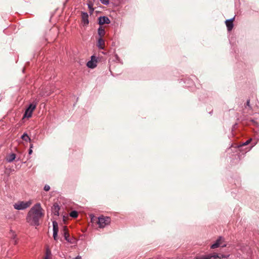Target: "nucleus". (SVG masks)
I'll return each mask as SVG.
<instances>
[{
    "label": "nucleus",
    "mask_w": 259,
    "mask_h": 259,
    "mask_svg": "<svg viewBox=\"0 0 259 259\" xmlns=\"http://www.w3.org/2000/svg\"><path fill=\"white\" fill-rule=\"evenodd\" d=\"M206 256L207 259H217L218 257H220L219 255L216 253L207 254L206 255Z\"/></svg>",
    "instance_id": "2eb2a0df"
},
{
    "label": "nucleus",
    "mask_w": 259,
    "mask_h": 259,
    "mask_svg": "<svg viewBox=\"0 0 259 259\" xmlns=\"http://www.w3.org/2000/svg\"><path fill=\"white\" fill-rule=\"evenodd\" d=\"M97 58L95 56H92L91 60L87 63V65L89 68L93 69L97 66Z\"/></svg>",
    "instance_id": "39448f33"
},
{
    "label": "nucleus",
    "mask_w": 259,
    "mask_h": 259,
    "mask_svg": "<svg viewBox=\"0 0 259 259\" xmlns=\"http://www.w3.org/2000/svg\"><path fill=\"white\" fill-rule=\"evenodd\" d=\"M32 148H33V145H32V144H31V145H30V148H29V149H32Z\"/></svg>",
    "instance_id": "2f4dec72"
},
{
    "label": "nucleus",
    "mask_w": 259,
    "mask_h": 259,
    "mask_svg": "<svg viewBox=\"0 0 259 259\" xmlns=\"http://www.w3.org/2000/svg\"><path fill=\"white\" fill-rule=\"evenodd\" d=\"M44 259H49V258L48 257V256L47 255H45Z\"/></svg>",
    "instance_id": "473e14b6"
},
{
    "label": "nucleus",
    "mask_w": 259,
    "mask_h": 259,
    "mask_svg": "<svg viewBox=\"0 0 259 259\" xmlns=\"http://www.w3.org/2000/svg\"><path fill=\"white\" fill-rule=\"evenodd\" d=\"M16 158V154L11 153L7 156L6 160L8 162H12Z\"/></svg>",
    "instance_id": "f8f14e48"
},
{
    "label": "nucleus",
    "mask_w": 259,
    "mask_h": 259,
    "mask_svg": "<svg viewBox=\"0 0 259 259\" xmlns=\"http://www.w3.org/2000/svg\"><path fill=\"white\" fill-rule=\"evenodd\" d=\"M73 259H81V257L80 256H77L76 257L74 258Z\"/></svg>",
    "instance_id": "c85d7f7f"
},
{
    "label": "nucleus",
    "mask_w": 259,
    "mask_h": 259,
    "mask_svg": "<svg viewBox=\"0 0 259 259\" xmlns=\"http://www.w3.org/2000/svg\"><path fill=\"white\" fill-rule=\"evenodd\" d=\"M51 254V251L49 249L47 248L46 250V255H47L48 256V257L49 258Z\"/></svg>",
    "instance_id": "5701e85b"
},
{
    "label": "nucleus",
    "mask_w": 259,
    "mask_h": 259,
    "mask_svg": "<svg viewBox=\"0 0 259 259\" xmlns=\"http://www.w3.org/2000/svg\"><path fill=\"white\" fill-rule=\"evenodd\" d=\"M59 210L60 207L59 205L57 203L54 204L53 207H52V211L55 215L58 216L59 215Z\"/></svg>",
    "instance_id": "9b49d317"
},
{
    "label": "nucleus",
    "mask_w": 259,
    "mask_h": 259,
    "mask_svg": "<svg viewBox=\"0 0 259 259\" xmlns=\"http://www.w3.org/2000/svg\"><path fill=\"white\" fill-rule=\"evenodd\" d=\"M32 150L31 149H29V152H28L29 154H31L32 153Z\"/></svg>",
    "instance_id": "7c9ffc66"
},
{
    "label": "nucleus",
    "mask_w": 259,
    "mask_h": 259,
    "mask_svg": "<svg viewBox=\"0 0 259 259\" xmlns=\"http://www.w3.org/2000/svg\"><path fill=\"white\" fill-rule=\"evenodd\" d=\"M70 215L72 218H77L78 216V212L76 210H73L70 212Z\"/></svg>",
    "instance_id": "a211bd4d"
},
{
    "label": "nucleus",
    "mask_w": 259,
    "mask_h": 259,
    "mask_svg": "<svg viewBox=\"0 0 259 259\" xmlns=\"http://www.w3.org/2000/svg\"><path fill=\"white\" fill-rule=\"evenodd\" d=\"M36 105L33 104H30L28 107L25 110L24 118H29L31 117L33 111L35 109Z\"/></svg>",
    "instance_id": "20e7f679"
},
{
    "label": "nucleus",
    "mask_w": 259,
    "mask_h": 259,
    "mask_svg": "<svg viewBox=\"0 0 259 259\" xmlns=\"http://www.w3.org/2000/svg\"><path fill=\"white\" fill-rule=\"evenodd\" d=\"M194 259H207L206 255H200V256H196L195 257Z\"/></svg>",
    "instance_id": "412c9836"
},
{
    "label": "nucleus",
    "mask_w": 259,
    "mask_h": 259,
    "mask_svg": "<svg viewBox=\"0 0 259 259\" xmlns=\"http://www.w3.org/2000/svg\"><path fill=\"white\" fill-rule=\"evenodd\" d=\"M246 106H248L249 108H251V107L250 105V100H247L246 102Z\"/></svg>",
    "instance_id": "cd10ccee"
},
{
    "label": "nucleus",
    "mask_w": 259,
    "mask_h": 259,
    "mask_svg": "<svg viewBox=\"0 0 259 259\" xmlns=\"http://www.w3.org/2000/svg\"><path fill=\"white\" fill-rule=\"evenodd\" d=\"M98 33L100 37H102L105 34V29L103 27L100 26L98 29Z\"/></svg>",
    "instance_id": "4468645a"
},
{
    "label": "nucleus",
    "mask_w": 259,
    "mask_h": 259,
    "mask_svg": "<svg viewBox=\"0 0 259 259\" xmlns=\"http://www.w3.org/2000/svg\"><path fill=\"white\" fill-rule=\"evenodd\" d=\"M220 256V258H228L230 256L229 254L228 255H225V254H221V255H219Z\"/></svg>",
    "instance_id": "393cba45"
},
{
    "label": "nucleus",
    "mask_w": 259,
    "mask_h": 259,
    "mask_svg": "<svg viewBox=\"0 0 259 259\" xmlns=\"http://www.w3.org/2000/svg\"><path fill=\"white\" fill-rule=\"evenodd\" d=\"M105 44V42L104 39L102 38V37H99L98 40V44L97 46L100 49H103V47Z\"/></svg>",
    "instance_id": "ddd939ff"
},
{
    "label": "nucleus",
    "mask_w": 259,
    "mask_h": 259,
    "mask_svg": "<svg viewBox=\"0 0 259 259\" xmlns=\"http://www.w3.org/2000/svg\"><path fill=\"white\" fill-rule=\"evenodd\" d=\"M234 20V17L230 19L226 20L225 21L226 25L227 27V29L229 31L232 30L233 27V21Z\"/></svg>",
    "instance_id": "6e6552de"
},
{
    "label": "nucleus",
    "mask_w": 259,
    "mask_h": 259,
    "mask_svg": "<svg viewBox=\"0 0 259 259\" xmlns=\"http://www.w3.org/2000/svg\"><path fill=\"white\" fill-rule=\"evenodd\" d=\"M93 0H88V8L90 9L91 13H92L94 11V9L93 8Z\"/></svg>",
    "instance_id": "dca6fc26"
},
{
    "label": "nucleus",
    "mask_w": 259,
    "mask_h": 259,
    "mask_svg": "<svg viewBox=\"0 0 259 259\" xmlns=\"http://www.w3.org/2000/svg\"><path fill=\"white\" fill-rule=\"evenodd\" d=\"M81 19L84 25H88L89 24V15L87 12H82Z\"/></svg>",
    "instance_id": "1a4fd4ad"
},
{
    "label": "nucleus",
    "mask_w": 259,
    "mask_h": 259,
    "mask_svg": "<svg viewBox=\"0 0 259 259\" xmlns=\"http://www.w3.org/2000/svg\"><path fill=\"white\" fill-rule=\"evenodd\" d=\"M251 141V139H249V140H247V141H246L245 142L243 143V144H242V145H244V146H245V145H247V144H248L250 142V141Z\"/></svg>",
    "instance_id": "bb28decb"
},
{
    "label": "nucleus",
    "mask_w": 259,
    "mask_h": 259,
    "mask_svg": "<svg viewBox=\"0 0 259 259\" xmlns=\"http://www.w3.org/2000/svg\"><path fill=\"white\" fill-rule=\"evenodd\" d=\"M224 239L222 237L220 236L218 238V239L216 240L215 243H218L219 244H220V245H221L222 242H224Z\"/></svg>",
    "instance_id": "6ab92c4d"
},
{
    "label": "nucleus",
    "mask_w": 259,
    "mask_h": 259,
    "mask_svg": "<svg viewBox=\"0 0 259 259\" xmlns=\"http://www.w3.org/2000/svg\"><path fill=\"white\" fill-rule=\"evenodd\" d=\"M50 189V187L48 185H46L45 186H44V190L46 191H49Z\"/></svg>",
    "instance_id": "b1692460"
},
{
    "label": "nucleus",
    "mask_w": 259,
    "mask_h": 259,
    "mask_svg": "<svg viewBox=\"0 0 259 259\" xmlns=\"http://www.w3.org/2000/svg\"><path fill=\"white\" fill-rule=\"evenodd\" d=\"M53 238L55 240H58V225L56 221L53 222Z\"/></svg>",
    "instance_id": "423d86ee"
},
{
    "label": "nucleus",
    "mask_w": 259,
    "mask_h": 259,
    "mask_svg": "<svg viewBox=\"0 0 259 259\" xmlns=\"http://www.w3.org/2000/svg\"><path fill=\"white\" fill-rule=\"evenodd\" d=\"M63 234L65 239L68 242H71L69 239V234L68 232L67 228L66 226H64L63 228Z\"/></svg>",
    "instance_id": "9d476101"
},
{
    "label": "nucleus",
    "mask_w": 259,
    "mask_h": 259,
    "mask_svg": "<svg viewBox=\"0 0 259 259\" xmlns=\"http://www.w3.org/2000/svg\"><path fill=\"white\" fill-rule=\"evenodd\" d=\"M219 246H221V245H220V244H219L218 243L215 242L214 243L211 245L210 248L211 249H214L219 247Z\"/></svg>",
    "instance_id": "aec40b11"
},
{
    "label": "nucleus",
    "mask_w": 259,
    "mask_h": 259,
    "mask_svg": "<svg viewBox=\"0 0 259 259\" xmlns=\"http://www.w3.org/2000/svg\"><path fill=\"white\" fill-rule=\"evenodd\" d=\"M32 204L31 200L27 201H19L13 205L14 208L18 210H25L29 207Z\"/></svg>",
    "instance_id": "f03ea898"
},
{
    "label": "nucleus",
    "mask_w": 259,
    "mask_h": 259,
    "mask_svg": "<svg viewBox=\"0 0 259 259\" xmlns=\"http://www.w3.org/2000/svg\"><path fill=\"white\" fill-rule=\"evenodd\" d=\"M21 138L26 141V142H28V141H31V139L29 138V137L28 136V135L26 134V133H24L22 136H21Z\"/></svg>",
    "instance_id": "f3484780"
},
{
    "label": "nucleus",
    "mask_w": 259,
    "mask_h": 259,
    "mask_svg": "<svg viewBox=\"0 0 259 259\" xmlns=\"http://www.w3.org/2000/svg\"><path fill=\"white\" fill-rule=\"evenodd\" d=\"M221 246L222 247H226V246H227V244H221Z\"/></svg>",
    "instance_id": "c756f323"
},
{
    "label": "nucleus",
    "mask_w": 259,
    "mask_h": 259,
    "mask_svg": "<svg viewBox=\"0 0 259 259\" xmlns=\"http://www.w3.org/2000/svg\"><path fill=\"white\" fill-rule=\"evenodd\" d=\"M12 241L13 242V243L14 244H16L17 243V241H16V240L15 239V235H13V238H12Z\"/></svg>",
    "instance_id": "a878e982"
},
{
    "label": "nucleus",
    "mask_w": 259,
    "mask_h": 259,
    "mask_svg": "<svg viewBox=\"0 0 259 259\" xmlns=\"http://www.w3.org/2000/svg\"><path fill=\"white\" fill-rule=\"evenodd\" d=\"M110 23V20L107 16H100L98 18V23L100 25H102L105 24H109Z\"/></svg>",
    "instance_id": "0eeeda50"
},
{
    "label": "nucleus",
    "mask_w": 259,
    "mask_h": 259,
    "mask_svg": "<svg viewBox=\"0 0 259 259\" xmlns=\"http://www.w3.org/2000/svg\"><path fill=\"white\" fill-rule=\"evenodd\" d=\"M101 3L104 5H108L109 4V0H100Z\"/></svg>",
    "instance_id": "4be33fe9"
},
{
    "label": "nucleus",
    "mask_w": 259,
    "mask_h": 259,
    "mask_svg": "<svg viewBox=\"0 0 259 259\" xmlns=\"http://www.w3.org/2000/svg\"><path fill=\"white\" fill-rule=\"evenodd\" d=\"M44 215L40 203L35 204L28 211L26 216V221L31 226H38L39 220Z\"/></svg>",
    "instance_id": "f257e3e1"
},
{
    "label": "nucleus",
    "mask_w": 259,
    "mask_h": 259,
    "mask_svg": "<svg viewBox=\"0 0 259 259\" xmlns=\"http://www.w3.org/2000/svg\"><path fill=\"white\" fill-rule=\"evenodd\" d=\"M110 218L102 215L98 218V221L97 223L100 228H103L109 225L110 223Z\"/></svg>",
    "instance_id": "7ed1b4c3"
}]
</instances>
